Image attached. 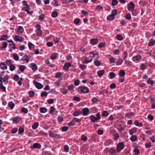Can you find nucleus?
Listing matches in <instances>:
<instances>
[{
  "label": "nucleus",
  "mask_w": 155,
  "mask_h": 155,
  "mask_svg": "<svg viewBox=\"0 0 155 155\" xmlns=\"http://www.w3.org/2000/svg\"><path fill=\"white\" fill-rule=\"evenodd\" d=\"M89 54L92 55V56L91 57V59L89 61H84L83 62V63L87 64L91 62L92 61L93 58H95V59H97L99 57L98 52H97L96 51H91L89 52Z\"/></svg>",
  "instance_id": "1"
},
{
  "label": "nucleus",
  "mask_w": 155,
  "mask_h": 155,
  "mask_svg": "<svg viewBox=\"0 0 155 155\" xmlns=\"http://www.w3.org/2000/svg\"><path fill=\"white\" fill-rule=\"evenodd\" d=\"M78 91L83 93H87L89 92V90L88 88L84 86H81L78 88Z\"/></svg>",
  "instance_id": "2"
},
{
  "label": "nucleus",
  "mask_w": 155,
  "mask_h": 155,
  "mask_svg": "<svg viewBox=\"0 0 155 155\" xmlns=\"http://www.w3.org/2000/svg\"><path fill=\"white\" fill-rule=\"evenodd\" d=\"M97 117H96L93 115L90 117V119L91 121L92 122H95L97 120H99L101 119V116L99 113H98L96 115Z\"/></svg>",
  "instance_id": "3"
},
{
  "label": "nucleus",
  "mask_w": 155,
  "mask_h": 155,
  "mask_svg": "<svg viewBox=\"0 0 155 155\" xmlns=\"http://www.w3.org/2000/svg\"><path fill=\"white\" fill-rule=\"evenodd\" d=\"M124 147V145L122 142H120L117 144V151L118 152H120L122 150Z\"/></svg>",
  "instance_id": "4"
},
{
  "label": "nucleus",
  "mask_w": 155,
  "mask_h": 155,
  "mask_svg": "<svg viewBox=\"0 0 155 155\" xmlns=\"http://www.w3.org/2000/svg\"><path fill=\"white\" fill-rule=\"evenodd\" d=\"M127 9L130 11L133 10L135 8V4L133 2H130L127 5Z\"/></svg>",
  "instance_id": "5"
},
{
  "label": "nucleus",
  "mask_w": 155,
  "mask_h": 155,
  "mask_svg": "<svg viewBox=\"0 0 155 155\" xmlns=\"http://www.w3.org/2000/svg\"><path fill=\"white\" fill-rule=\"evenodd\" d=\"M82 114L83 116H87L90 113V110L88 108H84L82 109Z\"/></svg>",
  "instance_id": "6"
},
{
  "label": "nucleus",
  "mask_w": 155,
  "mask_h": 155,
  "mask_svg": "<svg viewBox=\"0 0 155 155\" xmlns=\"http://www.w3.org/2000/svg\"><path fill=\"white\" fill-rule=\"evenodd\" d=\"M15 40L17 41H19L20 42H23L24 40V38L21 36L16 35L15 37Z\"/></svg>",
  "instance_id": "7"
},
{
  "label": "nucleus",
  "mask_w": 155,
  "mask_h": 155,
  "mask_svg": "<svg viewBox=\"0 0 155 155\" xmlns=\"http://www.w3.org/2000/svg\"><path fill=\"white\" fill-rule=\"evenodd\" d=\"M33 83L36 87L38 89H41L43 88V85L39 82H37L35 80L33 81Z\"/></svg>",
  "instance_id": "8"
},
{
  "label": "nucleus",
  "mask_w": 155,
  "mask_h": 155,
  "mask_svg": "<svg viewBox=\"0 0 155 155\" xmlns=\"http://www.w3.org/2000/svg\"><path fill=\"white\" fill-rule=\"evenodd\" d=\"M71 64L70 62H67L65 63L64 65L63 68L66 71H68L69 68L71 66Z\"/></svg>",
  "instance_id": "9"
},
{
  "label": "nucleus",
  "mask_w": 155,
  "mask_h": 155,
  "mask_svg": "<svg viewBox=\"0 0 155 155\" xmlns=\"http://www.w3.org/2000/svg\"><path fill=\"white\" fill-rule=\"evenodd\" d=\"M142 58L141 56L140 55H137L133 57L132 58V61L135 62H137Z\"/></svg>",
  "instance_id": "10"
},
{
  "label": "nucleus",
  "mask_w": 155,
  "mask_h": 155,
  "mask_svg": "<svg viewBox=\"0 0 155 155\" xmlns=\"http://www.w3.org/2000/svg\"><path fill=\"white\" fill-rule=\"evenodd\" d=\"M12 120L14 124H17L21 121V118L18 116L13 117L12 119Z\"/></svg>",
  "instance_id": "11"
},
{
  "label": "nucleus",
  "mask_w": 155,
  "mask_h": 155,
  "mask_svg": "<svg viewBox=\"0 0 155 155\" xmlns=\"http://www.w3.org/2000/svg\"><path fill=\"white\" fill-rule=\"evenodd\" d=\"M29 8H27V6L25 7H23L22 9L21 10L22 11H25L26 12L27 14L31 15L33 13V11H29V10L30 9V7L29 6Z\"/></svg>",
  "instance_id": "12"
},
{
  "label": "nucleus",
  "mask_w": 155,
  "mask_h": 155,
  "mask_svg": "<svg viewBox=\"0 0 155 155\" xmlns=\"http://www.w3.org/2000/svg\"><path fill=\"white\" fill-rule=\"evenodd\" d=\"M41 145L40 143H35L30 147V148L31 149L36 148L40 149L41 148Z\"/></svg>",
  "instance_id": "13"
},
{
  "label": "nucleus",
  "mask_w": 155,
  "mask_h": 155,
  "mask_svg": "<svg viewBox=\"0 0 155 155\" xmlns=\"http://www.w3.org/2000/svg\"><path fill=\"white\" fill-rule=\"evenodd\" d=\"M137 127H134L129 130V134L130 135H133L134 133H135L137 132Z\"/></svg>",
  "instance_id": "14"
},
{
  "label": "nucleus",
  "mask_w": 155,
  "mask_h": 155,
  "mask_svg": "<svg viewBox=\"0 0 155 155\" xmlns=\"http://www.w3.org/2000/svg\"><path fill=\"white\" fill-rule=\"evenodd\" d=\"M30 68L34 71H36L38 69V67L36 64L34 63H32L30 64Z\"/></svg>",
  "instance_id": "15"
},
{
  "label": "nucleus",
  "mask_w": 155,
  "mask_h": 155,
  "mask_svg": "<svg viewBox=\"0 0 155 155\" xmlns=\"http://www.w3.org/2000/svg\"><path fill=\"white\" fill-rule=\"evenodd\" d=\"M30 58H31L30 57H29L28 55L25 54L23 56V58L21 60L24 61H25L26 62L28 63L29 62Z\"/></svg>",
  "instance_id": "16"
},
{
  "label": "nucleus",
  "mask_w": 155,
  "mask_h": 155,
  "mask_svg": "<svg viewBox=\"0 0 155 155\" xmlns=\"http://www.w3.org/2000/svg\"><path fill=\"white\" fill-rule=\"evenodd\" d=\"M0 68L2 70H6L7 69V65L4 62L0 63Z\"/></svg>",
  "instance_id": "17"
},
{
  "label": "nucleus",
  "mask_w": 155,
  "mask_h": 155,
  "mask_svg": "<svg viewBox=\"0 0 155 155\" xmlns=\"http://www.w3.org/2000/svg\"><path fill=\"white\" fill-rule=\"evenodd\" d=\"M28 45L29 48L31 50L34 51L35 48V45L30 42H28Z\"/></svg>",
  "instance_id": "18"
},
{
  "label": "nucleus",
  "mask_w": 155,
  "mask_h": 155,
  "mask_svg": "<svg viewBox=\"0 0 155 155\" xmlns=\"http://www.w3.org/2000/svg\"><path fill=\"white\" fill-rule=\"evenodd\" d=\"M24 31V28L21 26H19L17 30L18 34L21 35Z\"/></svg>",
  "instance_id": "19"
},
{
  "label": "nucleus",
  "mask_w": 155,
  "mask_h": 155,
  "mask_svg": "<svg viewBox=\"0 0 155 155\" xmlns=\"http://www.w3.org/2000/svg\"><path fill=\"white\" fill-rule=\"evenodd\" d=\"M98 40L97 39H91L90 40V42L93 45H94L98 43Z\"/></svg>",
  "instance_id": "20"
},
{
  "label": "nucleus",
  "mask_w": 155,
  "mask_h": 155,
  "mask_svg": "<svg viewBox=\"0 0 155 155\" xmlns=\"http://www.w3.org/2000/svg\"><path fill=\"white\" fill-rule=\"evenodd\" d=\"M82 114V112L81 110H78L75 111L72 114V115L74 116H77L80 114Z\"/></svg>",
  "instance_id": "21"
},
{
  "label": "nucleus",
  "mask_w": 155,
  "mask_h": 155,
  "mask_svg": "<svg viewBox=\"0 0 155 155\" xmlns=\"http://www.w3.org/2000/svg\"><path fill=\"white\" fill-rule=\"evenodd\" d=\"M105 73V71L104 70H101L97 72V75L99 77H101Z\"/></svg>",
  "instance_id": "22"
},
{
  "label": "nucleus",
  "mask_w": 155,
  "mask_h": 155,
  "mask_svg": "<svg viewBox=\"0 0 155 155\" xmlns=\"http://www.w3.org/2000/svg\"><path fill=\"white\" fill-rule=\"evenodd\" d=\"M110 63L113 64V65H115L114 63L115 62L116 59L113 57H111L109 59Z\"/></svg>",
  "instance_id": "23"
},
{
  "label": "nucleus",
  "mask_w": 155,
  "mask_h": 155,
  "mask_svg": "<svg viewBox=\"0 0 155 155\" xmlns=\"http://www.w3.org/2000/svg\"><path fill=\"white\" fill-rule=\"evenodd\" d=\"M112 143V141L110 139H108L105 141L104 145L105 146H108Z\"/></svg>",
  "instance_id": "24"
},
{
  "label": "nucleus",
  "mask_w": 155,
  "mask_h": 155,
  "mask_svg": "<svg viewBox=\"0 0 155 155\" xmlns=\"http://www.w3.org/2000/svg\"><path fill=\"white\" fill-rule=\"evenodd\" d=\"M123 62V59L121 58H119L116 62V64L117 65H121L122 64Z\"/></svg>",
  "instance_id": "25"
},
{
  "label": "nucleus",
  "mask_w": 155,
  "mask_h": 155,
  "mask_svg": "<svg viewBox=\"0 0 155 155\" xmlns=\"http://www.w3.org/2000/svg\"><path fill=\"white\" fill-rule=\"evenodd\" d=\"M113 136L114 140H118L120 137L119 134L118 133H116L114 134Z\"/></svg>",
  "instance_id": "26"
},
{
  "label": "nucleus",
  "mask_w": 155,
  "mask_h": 155,
  "mask_svg": "<svg viewBox=\"0 0 155 155\" xmlns=\"http://www.w3.org/2000/svg\"><path fill=\"white\" fill-rule=\"evenodd\" d=\"M8 38V36L7 35H3L1 36V38H0V41L6 40Z\"/></svg>",
  "instance_id": "27"
},
{
  "label": "nucleus",
  "mask_w": 155,
  "mask_h": 155,
  "mask_svg": "<svg viewBox=\"0 0 155 155\" xmlns=\"http://www.w3.org/2000/svg\"><path fill=\"white\" fill-rule=\"evenodd\" d=\"M134 124L135 125L137 126L142 127L143 125V123L141 122L139 123V121L136 120L135 121Z\"/></svg>",
  "instance_id": "28"
},
{
  "label": "nucleus",
  "mask_w": 155,
  "mask_h": 155,
  "mask_svg": "<svg viewBox=\"0 0 155 155\" xmlns=\"http://www.w3.org/2000/svg\"><path fill=\"white\" fill-rule=\"evenodd\" d=\"M153 146L152 143L151 142H148L145 144V147L146 148H149Z\"/></svg>",
  "instance_id": "29"
},
{
  "label": "nucleus",
  "mask_w": 155,
  "mask_h": 155,
  "mask_svg": "<svg viewBox=\"0 0 155 155\" xmlns=\"http://www.w3.org/2000/svg\"><path fill=\"white\" fill-rule=\"evenodd\" d=\"M119 75L120 77H122L124 76L125 74V72L124 70H120V71L119 73Z\"/></svg>",
  "instance_id": "30"
},
{
  "label": "nucleus",
  "mask_w": 155,
  "mask_h": 155,
  "mask_svg": "<svg viewBox=\"0 0 155 155\" xmlns=\"http://www.w3.org/2000/svg\"><path fill=\"white\" fill-rule=\"evenodd\" d=\"M58 54L57 53H53L51 55L50 58L51 59L54 60L57 58Z\"/></svg>",
  "instance_id": "31"
},
{
  "label": "nucleus",
  "mask_w": 155,
  "mask_h": 155,
  "mask_svg": "<svg viewBox=\"0 0 155 155\" xmlns=\"http://www.w3.org/2000/svg\"><path fill=\"white\" fill-rule=\"evenodd\" d=\"M130 139L131 141H135L137 140V137L136 135H132V136L130 138Z\"/></svg>",
  "instance_id": "32"
},
{
  "label": "nucleus",
  "mask_w": 155,
  "mask_h": 155,
  "mask_svg": "<svg viewBox=\"0 0 155 155\" xmlns=\"http://www.w3.org/2000/svg\"><path fill=\"white\" fill-rule=\"evenodd\" d=\"M155 44V40L153 39H151L148 43L149 46H153Z\"/></svg>",
  "instance_id": "33"
},
{
  "label": "nucleus",
  "mask_w": 155,
  "mask_h": 155,
  "mask_svg": "<svg viewBox=\"0 0 155 155\" xmlns=\"http://www.w3.org/2000/svg\"><path fill=\"white\" fill-rule=\"evenodd\" d=\"M37 35L38 36L41 37L42 35L43 32L41 30L35 31Z\"/></svg>",
  "instance_id": "34"
},
{
  "label": "nucleus",
  "mask_w": 155,
  "mask_h": 155,
  "mask_svg": "<svg viewBox=\"0 0 155 155\" xmlns=\"http://www.w3.org/2000/svg\"><path fill=\"white\" fill-rule=\"evenodd\" d=\"M147 82L148 84L151 85L152 86H153L154 83V81L151 80H150V78H149L148 79Z\"/></svg>",
  "instance_id": "35"
},
{
  "label": "nucleus",
  "mask_w": 155,
  "mask_h": 155,
  "mask_svg": "<svg viewBox=\"0 0 155 155\" xmlns=\"http://www.w3.org/2000/svg\"><path fill=\"white\" fill-rule=\"evenodd\" d=\"M147 67V66L146 65L142 63L141 64L140 68L141 70H144Z\"/></svg>",
  "instance_id": "36"
},
{
  "label": "nucleus",
  "mask_w": 155,
  "mask_h": 155,
  "mask_svg": "<svg viewBox=\"0 0 155 155\" xmlns=\"http://www.w3.org/2000/svg\"><path fill=\"white\" fill-rule=\"evenodd\" d=\"M0 78L2 79L4 82H6L7 83L8 81V76H5L3 78L2 77H0Z\"/></svg>",
  "instance_id": "37"
},
{
  "label": "nucleus",
  "mask_w": 155,
  "mask_h": 155,
  "mask_svg": "<svg viewBox=\"0 0 155 155\" xmlns=\"http://www.w3.org/2000/svg\"><path fill=\"white\" fill-rule=\"evenodd\" d=\"M40 111L41 113H45L47 111V109L45 107H41L40 109Z\"/></svg>",
  "instance_id": "38"
},
{
  "label": "nucleus",
  "mask_w": 155,
  "mask_h": 155,
  "mask_svg": "<svg viewBox=\"0 0 155 155\" xmlns=\"http://www.w3.org/2000/svg\"><path fill=\"white\" fill-rule=\"evenodd\" d=\"M39 124L38 122H35L32 125V128L33 129H36L38 127Z\"/></svg>",
  "instance_id": "39"
},
{
  "label": "nucleus",
  "mask_w": 155,
  "mask_h": 155,
  "mask_svg": "<svg viewBox=\"0 0 155 155\" xmlns=\"http://www.w3.org/2000/svg\"><path fill=\"white\" fill-rule=\"evenodd\" d=\"M94 64L96 66H99L101 65V62L98 60H96L94 61Z\"/></svg>",
  "instance_id": "40"
},
{
  "label": "nucleus",
  "mask_w": 155,
  "mask_h": 155,
  "mask_svg": "<svg viewBox=\"0 0 155 155\" xmlns=\"http://www.w3.org/2000/svg\"><path fill=\"white\" fill-rule=\"evenodd\" d=\"M57 12L56 11H53L51 13V16L52 17L55 18L58 16Z\"/></svg>",
  "instance_id": "41"
},
{
  "label": "nucleus",
  "mask_w": 155,
  "mask_h": 155,
  "mask_svg": "<svg viewBox=\"0 0 155 155\" xmlns=\"http://www.w3.org/2000/svg\"><path fill=\"white\" fill-rule=\"evenodd\" d=\"M114 17L113 15L111 14L108 15L107 17V20L108 21H110L111 20L114 19Z\"/></svg>",
  "instance_id": "42"
},
{
  "label": "nucleus",
  "mask_w": 155,
  "mask_h": 155,
  "mask_svg": "<svg viewBox=\"0 0 155 155\" xmlns=\"http://www.w3.org/2000/svg\"><path fill=\"white\" fill-rule=\"evenodd\" d=\"M118 4V1L117 0H112V5L113 6H115Z\"/></svg>",
  "instance_id": "43"
},
{
  "label": "nucleus",
  "mask_w": 155,
  "mask_h": 155,
  "mask_svg": "<svg viewBox=\"0 0 155 155\" xmlns=\"http://www.w3.org/2000/svg\"><path fill=\"white\" fill-rule=\"evenodd\" d=\"M125 63L127 66H132L131 62L129 60H126Z\"/></svg>",
  "instance_id": "44"
},
{
  "label": "nucleus",
  "mask_w": 155,
  "mask_h": 155,
  "mask_svg": "<svg viewBox=\"0 0 155 155\" xmlns=\"http://www.w3.org/2000/svg\"><path fill=\"white\" fill-rule=\"evenodd\" d=\"M8 105L11 109H13L14 107L15 104L12 102H11L8 103Z\"/></svg>",
  "instance_id": "45"
},
{
  "label": "nucleus",
  "mask_w": 155,
  "mask_h": 155,
  "mask_svg": "<svg viewBox=\"0 0 155 155\" xmlns=\"http://www.w3.org/2000/svg\"><path fill=\"white\" fill-rule=\"evenodd\" d=\"M109 152L111 154H113L116 153V150L115 149H114L113 148H111L109 149Z\"/></svg>",
  "instance_id": "46"
},
{
  "label": "nucleus",
  "mask_w": 155,
  "mask_h": 155,
  "mask_svg": "<svg viewBox=\"0 0 155 155\" xmlns=\"http://www.w3.org/2000/svg\"><path fill=\"white\" fill-rule=\"evenodd\" d=\"M45 63L46 64H49V66L51 68H53L54 66L53 64L50 63V61L48 60H45Z\"/></svg>",
  "instance_id": "47"
},
{
  "label": "nucleus",
  "mask_w": 155,
  "mask_h": 155,
  "mask_svg": "<svg viewBox=\"0 0 155 155\" xmlns=\"http://www.w3.org/2000/svg\"><path fill=\"white\" fill-rule=\"evenodd\" d=\"M25 68V67L24 65H20L19 66V69L21 72H23Z\"/></svg>",
  "instance_id": "48"
},
{
  "label": "nucleus",
  "mask_w": 155,
  "mask_h": 155,
  "mask_svg": "<svg viewBox=\"0 0 155 155\" xmlns=\"http://www.w3.org/2000/svg\"><path fill=\"white\" fill-rule=\"evenodd\" d=\"M106 46L105 43V42H101L98 45V47L99 48H101L103 47H104Z\"/></svg>",
  "instance_id": "49"
},
{
  "label": "nucleus",
  "mask_w": 155,
  "mask_h": 155,
  "mask_svg": "<svg viewBox=\"0 0 155 155\" xmlns=\"http://www.w3.org/2000/svg\"><path fill=\"white\" fill-rule=\"evenodd\" d=\"M79 67L82 70H84L86 68V66L83 64H80L79 66Z\"/></svg>",
  "instance_id": "50"
},
{
  "label": "nucleus",
  "mask_w": 155,
  "mask_h": 155,
  "mask_svg": "<svg viewBox=\"0 0 155 155\" xmlns=\"http://www.w3.org/2000/svg\"><path fill=\"white\" fill-rule=\"evenodd\" d=\"M13 57L15 60L17 61L19 60V57L16 54H13Z\"/></svg>",
  "instance_id": "51"
},
{
  "label": "nucleus",
  "mask_w": 155,
  "mask_h": 155,
  "mask_svg": "<svg viewBox=\"0 0 155 155\" xmlns=\"http://www.w3.org/2000/svg\"><path fill=\"white\" fill-rule=\"evenodd\" d=\"M149 139L152 141L153 143L155 142V134L151 137H150Z\"/></svg>",
  "instance_id": "52"
},
{
  "label": "nucleus",
  "mask_w": 155,
  "mask_h": 155,
  "mask_svg": "<svg viewBox=\"0 0 155 155\" xmlns=\"http://www.w3.org/2000/svg\"><path fill=\"white\" fill-rule=\"evenodd\" d=\"M80 21V20L79 18H77L75 19L74 21V23L75 25H77L79 23Z\"/></svg>",
  "instance_id": "53"
},
{
  "label": "nucleus",
  "mask_w": 155,
  "mask_h": 155,
  "mask_svg": "<svg viewBox=\"0 0 155 155\" xmlns=\"http://www.w3.org/2000/svg\"><path fill=\"white\" fill-rule=\"evenodd\" d=\"M109 114V113L107 111H104L103 112V113L102 114V116L104 117H106L108 116Z\"/></svg>",
  "instance_id": "54"
},
{
  "label": "nucleus",
  "mask_w": 155,
  "mask_h": 155,
  "mask_svg": "<svg viewBox=\"0 0 155 155\" xmlns=\"http://www.w3.org/2000/svg\"><path fill=\"white\" fill-rule=\"evenodd\" d=\"M131 11H132V14L134 16H136L138 14V12L136 9H134L133 10Z\"/></svg>",
  "instance_id": "55"
},
{
  "label": "nucleus",
  "mask_w": 155,
  "mask_h": 155,
  "mask_svg": "<svg viewBox=\"0 0 155 155\" xmlns=\"http://www.w3.org/2000/svg\"><path fill=\"white\" fill-rule=\"evenodd\" d=\"M117 9H115L113 10L112 12L111 15H113L114 17V16L117 15Z\"/></svg>",
  "instance_id": "56"
},
{
  "label": "nucleus",
  "mask_w": 155,
  "mask_h": 155,
  "mask_svg": "<svg viewBox=\"0 0 155 155\" xmlns=\"http://www.w3.org/2000/svg\"><path fill=\"white\" fill-rule=\"evenodd\" d=\"M48 94V93L46 91H43L41 94V97H46Z\"/></svg>",
  "instance_id": "57"
},
{
  "label": "nucleus",
  "mask_w": 155,
  "mask_h": 155,
  "mask_svg": "<svg viewBox=\"0 0 155 155\" xmlns=\"http://www.w3.org/2000/svg\"><path fill=\"white\" fill-rule=\"evenodd\" d=\"M81 139L84 141H86L87 140V137L83 134L81 136Z\"/></svg>",
  "instance_id": "58"
},
{
  "label": "nucleus",
  "mask_w": 155,
  "mask_h": 155,
  "mask_svg": "<svg viewBox=\"0 0 155 155\" xmlns=\"http://www.w3.org/2000/svg\"><path fill=\"white\" fill-rule=\"evenodd\" d=\"M125 18L128 20H130L131 19V15L130 14L127 13L125 16Z\"/></svg>",
  "instance_id": "59"
},
{
  "label": "nucleus",
  "mask_w": 155,
  "mask_h": 155,
  "mask_svg": "<svg viewBox=\"0 0 155 155\" xmlns=\"http://www.w3.org/2000/svg\"><path fill=\"white\" fill-rule=\"evenodd\" d=\"M9 69L11 71H12L15 69V67L13 64H11L10 65Z\"/></svg>",
  "instance_id": "60"
},
{
  "label": "nucleus",
  "mask_w": 155,
  "mask_h": 155,
  "mask_svg": "<svg viewBox=\"0 0 155 155\" xmlns=\"http://www.w3.org/2000/svg\"><path fill=\"white\" fill-rule=\"evenodd\" d=\"M24 129L22 127H20L18 130V133L19 134H21L24 132Z\"/></svg>",
  "instance_id": "61"
},
{
  "label": "nucleus",
  "mask_w": 155,
  "mask_h": 155,
  "mask_svg": "<svg viewBox=\"0 0 155 155\" xmlns=\"http://www.w3.org/2000/svg\"><path fill=\"white\" fill-rule=\"evenodd\" d=\"M55 108L53 107H51L50 108L49 114H53Z\"/></svg>",
  "instance_id": "62"
},
{
  "label": "nucleus",
  "mask_w": 155,
  "mask_h": 155,
  "mask_svg": "<svg viewBox=\"0 0 155 155\" xmlns=\"http://www.w3.org/2000/svg\"><path fill=\"white\" fill-rule=\"evenodd\" d=\"M124 56L123 57V59L124 60H126L127 57L128 53L126 51H125L124 52Z\"/></svg>",
  "instance_id": "63"
},
{
  "label": "nucleus",
  "mask_w": 155,
  "mask_h": 155,
  "mask_svg": "<svg viewBox=\"0 0 155 155\" xmlns=\"http://www.w3.org/2000/svg\"><path fill=\"white\" fill-rule=\"evenodd\" d=\"M35 94V92L33 91H30L29 92V95L30 97H33Z\"/></svg>",
  "instance_id": "64"
}]
</instances>
